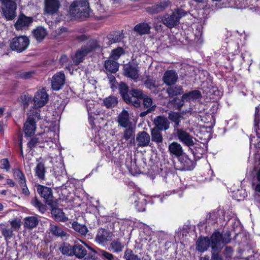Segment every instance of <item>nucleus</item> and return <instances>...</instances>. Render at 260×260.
<instances>
[{"label": "nucleus", "mask_w": 260, "mask_h": 260, "mask_svg": "<svg viewBox=\"0 0 260 260\" xmlns=\"http://www.w3.org/2000/svg\"><path fill=\"white\" fill-rule=\"evenodd\" d=\"M169 118L174 122L176 125H179L180 122V115L179 114L175 112H171L169 113Z\"/></svg>", "instance_id": "3c124183"}, {"label": "nucleus", "mask_w": 260, "mask_h": 260, "mask_svg": "<svg viewBox=\"0 0 260 260\" xmlns=\"http://www.w3.org/2000/svg\"><path fill=\"white\" fill-rule=\"evenodd\" d=\"M187 14V12L181 8H177L175 9L172 14L170 15L166 14L164 16H184Z\"/></svg>", "instance_id": "09e8293b"}, {"label": "nucleus", "mask_w": 260, "mask_h": 260, "mask_svg": "<svg viewBox=\"0 0 260 260\" xmlns=\"http://www.w3.org/2000/svg\"><path fill=\"white\" fill-rule=\"evenodd\" d=\"M2 5L4 16H16V0H0Z\"/></svg>", "instance_id": "39448f33"}, {"label": "nucleus", "mask_w": 260, "mask_h": 260, "mask_svg": "<svg viewBox=\"0 0 260 260\" xmlns=\"http://www.w3.org/2000/svg\"><path fill=\"white\" fill-rule=\"evenodd\" d=\"M102 255L105 258L108 260H112L114 258V256L112 254L106 251H102L101 252Z\"/></svg>", "instance_id": "e2e57ef3"}, {"label": "nucleus", "mask_w": 260, "mask_h": 260, "mask_svg": "<svg viewBox=\"0 0 260 260\" xmlns=\"http://www.w3.org/2000/svg\"><path fill=\"white\" fill-rule=\"evenodd\" d=\"M124 75L129 78L136 80L139 77V67L134 64H129L124 67Z\"/></svg>", "instance_id": "4468645a"}, {"label": "nucleus", "mask_w": 260, "mask_h": 260, "mask_svg": "<svg viewBox=\"0 0 260 260\" xmlns=\"http://www.w3.org/2000/svg\"><path fill=\"white\" fill-rule=\"evenodd\" d=\"M143 104L144 106L146 108H149L150 110H154L155 108V106L152 105V100L147 96L145 97L143 96Z\"/></svg>", "instance_id": "49530a36"}, {"label": "nucleus", "mask_w": 260, "mask_h": 260, "mask_svg": "<svg viewBox=\"0 0 260 260\" xmlns=\"http://www.w3.org/2000/svg\"><path fill=\"white\" fill-rule=\"evenodd\" d=\"M159 131L154 128L151 132L152 141L156 143H161L163 140L162 135Z\"/></svg>", "instance_id": "a19ab883"}, {"label": "nucleus", "mask_w": 260, "mask_h": 260, "mask_svg": "<svg viewBox=\"0 0 260 260\" xmlns=\"http://www.w3.org/2000/svg\"><path fill=\"white\" fill-rule=\"evenodd\" d=\"M110 247L114 252L118 253L122 251L124 245L121 243L119 239H116L112 241Z\"/></svg>", "instance_id": "ea45409f"}, {"label": "nucleus", "mask_w": 260, "mask_h": 260, "mask_svg": "<svg viewBox=\"0 0 260 260\" xmlns=\"http://www.w3.org/2000/svg\"><path fill=\"white\" fill-rule=\"evenodd\" d=\"M125 128V129L123 132V138L125 140H128L133 137L134 133V129L132 125Z\"/></svg>", "instance_id": "a18cd8bd"}, {"label": "nucleus", "mask_w": 260, "mask_h": 260, "mask_svg": "<svg viewBox=\"0 0 260 260\" xmlns=\"http://www.w3.org/2000/svg\"><path fill=\"white\" fill-rule=\"evenodd\" d=\"M99 47L100 45L96 40H93L90 41L87 45L82 47L80 49L76 52L75 55L72 58L73 62L76 64H79L83 60L84 57L88 53Z\"/></svg>", "instance_id": "f03ea898"}, {"label": "nucleus", "mask_w": 260, "mask_h": 260, "mask_svg": "<svg viewBox=\"0 0 260 260\" xmlns=\"http://www.w3.org/2000/svg\"><path fill=\"white\" fill-rule=\"evenodd\" d=\"M31 101V97L27 93H24L22 94L19 98V102L23 106L24 108L27 107Z\"/></svg>", "instance_id": "37998d69"}, {"label": "nucleus", "mask_w": 260, "mask_h": 260, "mask_svg": "<svg viewBox=\"0 0 260 260\" xmlns=\"http://www.w3.org/2000/svg\"><path fill=\"white\" fill-rule=\"evenodd\" d=\"M60 250L63 254L73 255V246H71L68 243L63 244L60 247Z\"/></svg>", "instance_id": "79ce46f5"}, {"label": "nucleus", "mask_w": 260, "mask_h": 260, "mask_svg": "<svg viewBox=\"0 0 260 260\" xmlns=\"http://www.w3.org/2000/svg\"><path fill=\"white\" fill-rule=\"evenodd\" d=\"M72 227L75 231L82 235H86L88 232L87 227L85 225L79 224L77 221L73 222Z\"/></svg>", "instance_id": "58836bf2"}, {"label": "nucleus", "mask_w": 260, "mask_h": 260, "mask_svg": "<svg viewBox=\"0 0 260 260\" xmlns=\"http://www.w3.org/2000/svg\"><path fill=\"white\" fill-rule=\"evenodd\" d=\"M143 94L142 90L134 89L129 92V102L128 104H132L135 107H139L141 104V100L143 98Z\"/></svg>", "instance_id": "f8f14e48"}, {"label": "nucleus", "mask_w": 260, "mask_h": 260, "mask_svg": "<svg viewBox=\"0 0 260 260\" xmlns=\"http://www.w3.org/2000/svg\"><path fill=\"white\" fill-rule=\"evenodd\" d=\"M197 249L200 252L206 251L210 246V239L208 237L199 238L197 241Z\"/></svg>", "instance_id": "5701e85b"}, {"label": "nucleus", "mask_w": 260, "mask_h": 260, "mask_svg": "<svg viewBox=\"0 0 260 260\" xmlns=\"http://www.w3.org/2000/svg\"><path fill=\"white\" fill-rule=\"evenodd\" d=\"M13 231H14L8 226L3 228L2 229V235L7 240L11 239L13 236Z\"/></svg>", "instance_id": "c03bdc74"}, {"label": "nucleus", "mask_w": 260, "mask_h": 260, "mask_svg": "<svg viewBox=\"0 0 260 260\" xmlns=\"http://www.w3.org/2000/svg\"><path fill=\"white\" fill-rule=\"evenodd\" d=\"M210 260H222V257L214 251L212 252V255Z\"/></svg>", "instance_id": "338daca9"}, {"label": "nucleus", "mask_w": 260, "mask_h": 260, "mask_svg": "<svg viewBox=\"0 0 260 260\" xmlns=\"http://www.w3.org/2000/svg\"><path fill=\"white\" fill-rule=\"evenodd\" d=\"M13 174L15 179L18 181L20 185H24L26 182V178L23 173L18 169L13 170Z\"/></svg>", "instance_id": "7c9ffc66"}, {"label": "nucleus", "mask_w": 260, "mask_h": 260, "mask_svg": "<svg viewBox=\"0 0 260 260\" xmlns=\"http://www.w3.org/2000/svg\"><path fill=\"white\" fill-rule=\"evenodd\" d=\"M65 83V75L63 72L56 73L51 78V87L54 90H59L64 85Z\"/></svg>", "instance_id": "6e6552de"}, {"label": "nucleus", "mask_w": 260, "mask_h": 260, "mask_svg": "<svg viewBox=\"0 0 260 260\" xmlns=\"http://www.w3.org/2000/svg\"><path fill=\"white\" fill-rule=\"evenodd\" d=\"M118 122L119 125L123 127L132 126V122L129 120V114L123 110L118 116Z\"/></svg>", "instance_id": "6ab92c4d"}, {"label": "nucleus", "mask_w": 260, "mask_h": 260, "mask_svg": "<svg viewBox=\"0 0 260 260\" xmlns=\"http://www.w3.org/2000/svg\"><path fill=\"white\" fill-rule=\"evenodd\" d=\"M46 135L45 134H42L37 137L32 138L31 140L28 143V146L31 148L38 145H39L40 147H45L46 146L45 144L43 145H41V144L44 142L45 143H47L51 140L50 138H48L44 141V139H46L47 137Z\"/></svg>", "instance_id": "f3484780"}, {"label": "nucleus", "mask_w": 260, "mask_h": 260, "mask_svg": "<svg viewBox=\"0 0 260 260\" xmlns=\"http://www.w3.org/2000/svg\"><path fill=\"white\" fill-rule=\"evenodd\" d=\"M201 92L198 90H193L183 94V100L186 102H195L201 98Z\"/></svg>", "instance_id": "b1692460"}, {"label": "nucleus", "mask_w": 260, "mask_h": 260, "mask_svg": "<svg viewBox=\"0 0 260 260\" xmlns=\"http://www.w3.org/2000/svg\"><path fill=\"white\" fill-rule=\"evenodd\" d=\"M178 79V76L177 73L173 70L166 71L162 77L164 82L169 86L175 84L177 81Z\"/></svg>", "instance_id": "dca6fc26"}, {"label": "nucleus", "mask_w": 260, "mask_h": 260, "mask_svg": "<svg viewBox=\"0 0 260 260\" xmlns=\"http://www.w3.org/2000/svg\"><path fill=\"white\" fill-rule=\"evenodd\" d=\"M167 92L170 97L180 95L183 92L182 87L180 85H170L167 88Z\"/></svg>", "instance_id": "c756f323"}, {"label": "nucleus", "mask_w": 260, "mask_h": 260, "mask_svg": "<svg viewBox=\"0 0 260 260\" xmlns=\"http://www.w3.org/2000/svg\"><path fill=\"white\" fill-rule=\"evenodd\" d=\"M37 191L41 197L43 198L46 202L53 207L56 205V203H54L53 201V195L52 189L48 187L39 185L37 186Z\"/></svg>", "instance_id": "423d86ee"}, {"label": "nucleus", "mask_w": 260, "mask_h": 260, "mask_svg": "<svg viewBox=\"0 0 260 260\" xmlns=\"http://www.w3.org/2000/svg\"><path fill=\"white\" fill-rule=\"evenodd\" d=\"M10 227L14 231H18L21 226V222L19 219H16L10 221Z\"/></svg>", "instance_id": "6e6d98bb"}, {"label": "nucleus", "mask_w": 260, "mask_h": 260, "mask_svg": "<svg viewBox=\"0 0 260 260\" xmlns=\"http://www.w3.org/2000/svg\"><path fill=\"white\" fill-rule=\"evenodd\" d=\"M138 200H136V197L134 196L133 198H135V205L138 211H144L145 206L146 204V200L144 199V197L142 194H140V197H136Z\"/></svg>", "instance_id": "2f4dec72"}, {"label": "nucleus", "mask_w": 260, "mask_h": 260, "mask_svg": "<svg viewBox=\"0 0 260 260\" xmlns=\"http://www.w3.org/2000/svg\"><path fill=\"white\" fill-rule=\"evenodd\" d=\"M123 53V49L121 48H118L112 51L111 57L112 60H116L118 59L120 55Z\"/></svg>", "instance_id": "864d4df0"}, {"label": "nucleus", "mask_w": 260, "mask_h": 260, "mask_svg": "<svg viewBox=\"0 0 260 260\" xmlns=\"http://www.w3.org/2000/svg\"><path fill=\"white\" fill-rule=\"evenodd\" d=\"M169 0H160L156 4L146 8V11L149 14H156L162 12L169 5Z\"/></svg>", "instance_id": "9b49d317"}, {"label": "nucleus", "mask_w": 260, "mask_h": 260, "mask_svg": "<svg viewBox=\"0 0 260 260\" xmlns=\"http://www.w3.org/2000/svg\"><path fill=\"white\" fill-rule=\"evenodd\" d=\"M46 22L48 24L50 27H53L56 23L54 20V17H46L45 19Z\"/></svg>", "instance_id": "052dcab7"}, {"label": "nucleus", "mask_w": 260, "mask_h": 260, "mask_svg": "<svg viewBox=\"0 0 260 260\" xmlns=\"http://www.w3.org/2000/svg\"><path fill=\"white\" fill-rule=\"evenodd\" d=\"M49 96L44 88L38 90L34 98L35 106L42 107L44 106L48 100Z\"/></svg>", "instance_id": "1a4fd4ad"}, {"label": "nucleus", "mask_w": 260, "mask_h": 260, "mask_svg": "<svg viewBox=\"0 0 260 260\" xmlns=\"http://www.w3.org/2000/svg\"><path fill=\"white\" fill-rule=\"evenodd\" d=\"M69 10L70 16H91L92 13L88 0H75Z\"/></svg>", "instance_id": "f257e3e1"}, {"label": "nucleus", "mask_w": 260, "mask_h": 260, "mask_svg": "<svg viewBox=\"0 0 260 260\" xmlns=\"http://www.w3.org/2000/svg\"><path fill=\"white\" fill-rule=\"evenodd\" d=\"M119 90L120 93L121 94L124 101L126 103H129L130 100L129 94L128 93V86L125 83H121L119 84Z\"/></svg>", "instance_id": "e433bc0d"}, {"label": "nucleus", "mask_w": 260, "mask_h": 260, "mask_svg": "<svg viewBox=\"0 0 260 260\" xmlns=\"http://www.w3.org/2000/svg\"><path fill=\"white\" fill-rule=\"evenodd\" d=\"M20 186L21 187L22 193L26 196H28L29 194V191L26 186V182L24 185Z\"/></svg>", "instance_id": "0e129e2a"}, {"label": "nucleus", "mask_w": 260, "mask_h": 260, "mask_svg": "<svg viewBox=\"0 0 260 260\" xmlns=\"http://www.w3.org/2000/svg\"><path fill=\"white\" fill-rule=\"evenodd\" d=\"M49 231L54 236L62 238H67L69 236L61 228L56 225L50 224Z\"/></svg>", "instance_id": "cd10ccee"}, {"label": "nucleus", "mask_w": 260, "mask_h": 260, "mask_svg": "<svg viewBox=\"0 0 260 260\" xmlns=\"http://www.w3.org/2000/svg\"><path fill=\"white\" fill-rule=\"evenodd\" d=\"M38 110H36V114L31 117L29 116L25 123L24 124V132L26 136L30 137L35 134L36 129V119H40V114H38Z\"/></svg>", "instance_id": "20e7f679"}, {"label": "nucleus", "mask_w": 260, "mask_h": 260, "mask_svg": "<svg viewBox=\"0 0 260 260\" xmlns=\"http://www.w3.org/2000/svg\"><path fill=\"white\" fill-rule=\"evenodd\" d=\"M29 43V40L27 37L22 36L13 38L10 46L12 50L20 53L27 48Z\"/></svg>", "instance_id": "7ed1b4c3"}, {"label": "nucleus", "mask_w": 260, "mask_h": 260, "mask_svg": "<svg viewBox=\"0 0 260 260\" xmlns=\"http://www.w3.org/2000/svg\"><path fill=\"white\" fill-rule=\"evenodd\" d=\"M144 84L147 88L150 90H155L157 86L156 81L150 78L145 81Z\"/></svg>", "instance_id": "8fccbe9b"}, {"label": "nucleus", "mask_w": 260, "mask_h": 260, "mask_svg": "<svg viewBox=\"0 0 260 260\" xmlns=\"http://www.w3.org/2000/svg\"><path fill=\"white\" fill-rule=\"evenodd\" d=\"M124 257L126 260H141L138 255L134 254L130 249H126L124 252Z\"/></svg>", "instance_id": "de8ad7c7"}, {"label": "nucleus", "mask_w": 260, "mask_h": 260, "mask_svg": "<svg viewBox=\"0 0 260 260\" xmlns=\"http://www.w3.org/2000/svg\"><path fill=\"white\" fill-rule=\"evenodd\" d=\"M118 63L114 60L109 59L105 62V69L107 72L114 73H116L118 69Z\"/></svg>", "instance_id": "bb28decb"}, {"label": "nucleus", "mask_w": 260, "mask_h": 260, "mask_svg": "<svg viewBox=\"0 0 260 260\" xmlns=\"http://www.w3.org/2000/svg\"><path fill=\"white\" fill-rule=\"evenodd\" d=\"M150 28L149 24L143 22L137 24L134 27V31L140 35H143L149 34Z\"/></svg>", "instance_id": "a878e982"}, {"label": "nucleus", "mask_w": 260, "mask_h": 260, "mask_svg": "<svg viewBox=\"0 0 260 260\" xmlns=\"http://www.w3.org/2000/svg\"><path fill=\"white\" fill-rule=\"evenodd\" d=\"M33 37L38 42H41L47 36L48 31L42 26H38L32 31Z\"/></svg>", "instance_id": "aec40b11"}, {"label": "nucleus", "mask_w": 260, "mask_h": 260, "mask_svg": "<svg viewBox=\"0 0 260 260\" xmlns=\"http://www.w3.org/2000/svg\"><path fill=\"white\" fill-rule=\"evenodd\" d=\"M138 146L145 147L149 145L150 138L148 134L143 131L138 133L136 137Z\"/></svg>", "instance_id": "a211bd4d"}, {"label": "nucleus", "mask_w": 260, "mask_h": 260, "mask_svg": "<svg viewBox=\"0 0 260 260\" xmlns=\"http://www.w3.org/2000/svg\"><path fill=\"white\" fill-rule=\"evenodd\" d=\"M24 226L28 229H32L37 226L38 224L39 220L35 216L26 217L24 219Z\"/></svg>", "instance_id": "c85d7f7f"}, {"label": "nucleus", "mask_w": 260, "mask_h": 260, "mask_svg": "<svg viewBox=\"0 0 260 260\" xmlns=\"http://www.w3.org/2000/svg\"><path fill=\"white\" fill-rule=\"evenodd\" d=\"M1 168L2 169H5L8 171L10 169V165L9 162L7 159H3L1 161Z\"/></svg>", "instance_id": "680f3d73"}, {"label": "nucleus", "mask_w": 260, "mask_h": 260, "mask_svg": "<svg viewBox=\"0 0 260 260\" xmlns=\"http://www.w3.org/2000/svg\"><path fill=\"white\" fill-rule=\"evenodd\" d=\"M168 149L170 154L176 157H179L183 153L182 147L176 142L171 143L169 145Z\"/></svg>", "instance_id": "4be33fe9"}, {"label": "nucleus", "mask_w": 260, "mask_h": 260, "mask_svg": "<svg viewBox=\"0 0 260 260\" xmlns=\"http://www.w3.org/2000/svg\"><path fill=\"white\" fill-rule=\"evenodd\" d=\"M32 22L31 17H19L14 26L17 30H22L29 26Z\"/></svg>", "instance_id": "412c9836"}, {"label": "nucleus", "mask_w": 260, "mask_h": 260, "mask_svg": "<svg viewBox=\"0 0 260 260\" xmlns=\"http://www.w3.org/2000/svg\"><path fill=\"white\" fill-rule=\"evenodd\" d=\"M35 173L39 179L45 180L46 169L44 164L39 162L37 164L35 168Z\"/></svg>", "instance_id": "f704fd0d"}, {"label": "nucleus", "mask_w": 260, "mask_h": 260, "mask_svg": "<svg viewBox=\"0 0 260 260\" xmlns=\"http://www.w3.org/2000/svg\"><path fill=\"white\" fill-rule=\"evenodd\" d=\"M113 236V233L109 230L100 228L97 232L95 241L99 244L105 245L108 241L112 240Z\"/></svg>", "instance_id": "0eeeda50"}, {"label": "nucleus", "mask_w": 260, "mask_h": 260, "mask_svg": "<svg viewBox=\"0 0 260 260\" xmlns=\"http://www.w3.org/2000/svg\"><path fill=\"white\" fill-rule=\"evenodd\" d=\"M210 240L211 246L212 249L215 250L222 241V235L219 233H215L212 235Z\"/></svg>", "instance_id": "c9c22d12"}, {"label": "nucleus", "mask_w": 260, "mask_h": 260, "mask_svg": "<svg viewBox=\"0 0 260 260\" xmlns=\"http://www.w3.org/2000/svg\"><path fill=\"white\" fill-rule=\"evenodd\" d=\"M154 128L160 131H166L170 127V122L167 117L163 116H156L153 120Z\"/></svg>", "instance_id": "ddd939ff"}, {"label": "nucleus", "mask_w": 260, "mask_h": 260, "mask_svg": "<svg viewBox=\"0 0 260 260\" xmlns=\"http://www.w3.org/2000/svg\"><path fill=\"white\" fill-rule=\"evenodd\" d=\"M177 136L180 141L186 146H191L193 145L194 142L192 137L185 131L181 129H177Z\"/></svg>", "instance_id": "2eb2a0df"}, {"label": "nucleus", "mask_w": 260, "mask_h": 260, "mask_svg": "<svg viewBox=\"0 0 260 260\" xmlns=\"http://www.w3.org/2000/svg\"><path fill=\"white\" fill-rule=\"evenodd\" d=\"M31 204L36 207L39 209L41 212H43L45 210L44 205L36 198H34L31 201Z\"/></svg>", "instance_id": "4d7b16f0"}, {"label": "nucleus", "mask_w": 260, "mask_h": 260, "mask_svg": "<svg viewBox=\"0 0 260 260\" xmlns=\"http://www.w3.org/2000/svg\"><path fill=\"white\" fill-rule=\"evenodd\" d=\"M172 102L179 109L184 105V103L185 102V101L183 100V95L181 97V99L179 98H175Z\"/></svg>", "instance_id": "bf43d9fd"}, {"label": "nucleus", "mask_w": 260, "mask_h": 260, "mask_svg": "<svg viewBox=\"0 0 260 260\" xmlns=\"http://www.w3.org/2000/svg\"><path fill=\"white\" fill-rule=\"evenodd\" d=\"M103 105L107 108H112L117 106L118 100L115 96H109L103 100Z\"/></svg>", "instance_id": "473e14b6"}, {"label": "nucleus", "mask_w": 260, "mask_h": 260, "mask_svg": "<svg viewBox=\"0 0 260 260\" xmlns=\"http://www.w3.org/2000/svg\"><path fill=\"white\" fill-rule=\"evenodd\" d=\"M56 35L55 37L58 38H64L67 36L68 31L66 27L60 28L55 31Z\"/></svg>", "instance_id": "603ef678"}, {"label": "nucleus", "mask_w": 260, "mask_h": 260, "mask_svg": "<svg viewBox=\"0 0 260 260\" xmlns=\"http://www.w3.org/2000/svg\"><path fill=\"white\" fill-rule=\"evenodd\" d=\"M257 179L258 180V183L255 186V190L260 192V170L257 173Z\"/></svg>", "instance_id": "69168bd1"}, {"label": "nucleus", "mask_w": 260, "mask_h": 260, "mask_svg": "<svg viewBox=\"0 0 260 260\" xmlns=\"http://www.w3.org/2000/svg\"><path fill=\"white\" fill-rule=\"evenodd\" d=\"M17 254L15 250H9L5 253V257L7 260H15Z\"/></svg>", "instance_id": "13d9d810"}, {"label": "nucleus", "mask_w": 260, "mask_h": 260, "mask_svg": "<svg viewBox=\"0 0 260 260\" xmlns=\"http://www.w3.org/2000/svg\"><path fill=\"white\" fill-rule=\"evenodd\" d=\"M179 17H164L162 22L169 28H172L179 23Z\"/></svg>", "instance_id": "4c0bfd02"}, {"label": "nucleus", "mask_w": 260, "mask_h": 260, "mask_svg": "<svg viewBox=\"0 0 260 260\" xmlns=\"http://www.w3.org/2000/svg\"><path fill=\"white\" fill-rule=\"evenodd\" d=\"M51 214L54 218L57 221L66 222L68 220V218L65 215L64 213L60 209L56 208H52Z\"/></svg>", "instance_id": "393cba45"}, {"label": "nucleus", "mask_w": 260, "mask_h": 260, "mask_svg": "<svg viewBox=\"0 0 260 260\" xmlns=\"http://www.w3.org/2000/svg\"><path fill=\"white\" fill-rule=\"evenodd\" d=\"M113 37H110L109 39H111V42L112 43H115L117 42H120L123 38V34L122 31H118L115 32L114 35H113Z\"/></svg>", "instance_id": "5fc2aeb1"}, {"label": "nucleus", "mask_w": 260, "mask_h": 260, "mask_svg": "<svg viewBox=\"0 0 260 260\" xmlns=\"http://www.w3.org/2000/svg\"><path fill=\"white\" fill-rule=\"evenodd\" d=\"M68 60V58L67 56L65 55H61L60 58V62L63 64L64 63H66Z\"/></svg>", "instance_id": "774afa93"}, {"label": "nucleus", "mask_w": 260, "mask_h": 260, "mask_svg": "<svg viewBox=\"0 0 260 260\" xmlns=\"http://www.w3.org/2000/svg\"><path fill=\"white\" fill-rule=\"evenodd\" d=\"M73 251V255H75L78 258H82L86 254V249L80 244L75 245Z\"/></svg>", "instance_id": "72a5a7b5"}, {"label": "nucleus", "mask_w": 260, "mask_h": 260, "mask_svg": "<svg viewBox=\"0 0 260 260\" xmlns=\"http://www.w3.org/2000/svg\"><path fill=\"white\" fill-rule=\"evenodd\" d=\"M45 12L49 15H53L58 12L60 3L59 0H45Z\"/></svg>", "instance_id": "9d476101"}]
</instances>
